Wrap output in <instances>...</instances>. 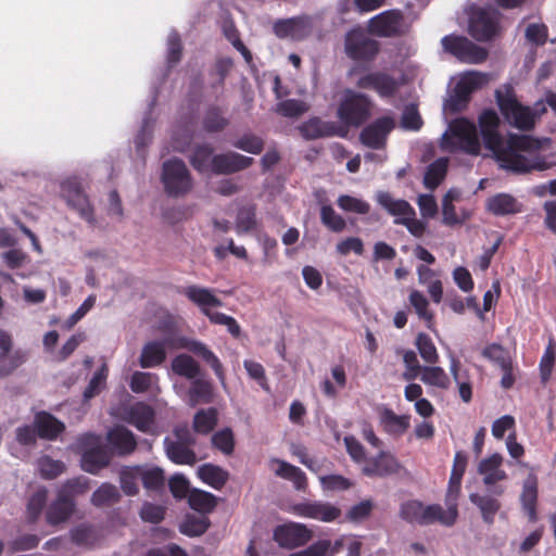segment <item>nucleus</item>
I'll list each match as a JSON object with an SVG mask.
<instances>
[{"mask_svg": "<svg viewBox=\"0 0 556 556\" xmlns=\"http://www.w3.org/2000/svg\"><path fill=\"white\" fill-rule=\"evenodd\" d=\"M478 123L484 147L493 153L501 168L515 174L548 168L545 157L540 154V140L517 134H510L504 140L498 131L500 117L493 109L483 110Z\"/></svg>", "mask_w": 556, "mask_h": 556, "instance_id": "f257e3e1", "label": "nucleus"}, {"mask_svg": "<svg viewBox=\"0 0 556 556\" xmlns=\"http://www.w3.org/2000/svg\"><path fill=\"white\" fill-rule=\"evenodd\" d=\"M344 53L354 61V65L349 75L352 76L358 73L359 65H369L372 63L380 52V43L378 40L370 37L361 27H354L344 35Z\"/></svg>", "mask_w": 556, "mask_h": 556, "instance_id": "f03ea898", "label": "nucleus"}, {"mask_svg": "<svg viewBox=\"0 0 556 556\" xmlns=\"http://www.w3.org/2000/svg\"><path fill=\"white\" fill-rule=\"evenodd\" d=\"M81 450L80 467L84 471L98 475L110 466L112 453L101 443V438L93 433H84L77 440Z\"/></svg>", "mask_w": 556, "mask_h": 556, "instance_id": "7ed1b4c3", "label": "nucleus"}, {"mask_svg": "<svg viewBox=\"0 0 556 556\" xmlns=\"http://www.w3.org/2000/svg\"><path fill=\"white\" fill-rule=\"evenodd\" d=\"M495 99L501 113L510 125L523 131L533 129L536 115L516 99L511 87H508L505 93L497 89Z\"/></svg>", "mask_w": 556, "mask_h": 556, "instance_id": "20e7f679", "label": "nucleus"}, {"mask_svg": "<svg viewBox=\"0 0 556 556\" xmlns=\"http://www.w3.org/2000/svg\"><path fill=\"white\" fill-rule=\"evenodd\" d=\"M371 106L367 94L349 91L338 106L337 116L343 125L358 128L369 119Z\"/></svg>", "mask_w": 556, "mask_h": 556, "instance_id": "39448f33", "label": "nucleus"}, {"mask_svg": "<svg viewBox=\"0 0 556 556\" xmlns=\"http://www.w3.org/2000/svg\"><path fill=\"white\" fill-rule=\"evenodd\" d=\"M161 181L164 191L173 198L184 197L193 187V180L184 161L174 157L163 163Z\"/></svg>", "mask_w": 556, "mask_h": 556, "instance_id": "423d86ee", "label": "nucleus"}, {"mask_svg": "<svg viewBox=\"0 0 556 556\" xmlns=\"http://www.w3.org/2000/svg\"><path fill=\"white\" fill-rule=\"evenodd\" d=\"M399 516L408 523L429 526L439 522L446 527L443 507L440 504L424 505L418 500H408L401 504Z\"/></svg>", "mask_w": 556, "mask_h": 556, "instance_id": "0eeeda50", "label": "nucleus"}, {"mask_svg": "<svg viewBox=\"0 0 556 556\" xmlns=\"http://www.w3.org/2000/svg\"><path fill=\"white\" fill-rule=\"evenodd\" d=\"M488 83L486 74L470 72L463 76L455 85L453 93L446 101L445 108L451 113H459L467 108L472 92Z\"/></svg>", "mask_w": 556, "mask_h": 556, "instance_id": "6e6552de", "label": "nucleus"}, {"mask_svg": "<svg viewBox=\"0 0 556 556\" xmlns=\"http://www.w3.org/2000/svg\"><path fill=\"white\" fill-rule=\"evenodd\" d=\"M443 49L463 63L480 64L488 58V51L464 36L447 35L442 38Z\"/></svg>", "mask_w": 556, "mask_h": 556, "instance_id": "1a4fd4ad", "label": "nucleus"}, {"mask_svg": "<svg viewBox=\"0 0 556 556\" xmlns=\"http://www.w3.org/2000/svg\"><path fill=\"white\" fill-rule=\"evenodd\" d=\"M395 119L390 116H380L367 124L359 132V142L369 149L381 150L387 146L389 135L395 128Z\"/></svg>", "mask_w": 556, "mask_h": 556, "instance_id": "9d476101", "label": "nucleus"}, {"mask_svg": "<svg viewBox=\"0 0 556 556\" xmlns=\"http://www.w3.org/2000/svg\"><path fill=\"white\" fill-rule=\"evenodd\" d=\"M405 17L400 10H388L371 17L368 23L370 34L382 38L404 35Z\"/></svg>", "mask_w": 556, "mask_h": 556, "instance_id": "9b49d317", "label": "nucleus"}, {"mask_svg": "<svg viewBox=\"0 0 556 556\" xmlns=\"http://www.w3.org/2000/svg\"><path fill=\"white\" fill-rule=\"evenodd\" d=\"M450 131L457 143L452 142L453 149H459L468 154L480 152V142L476 125L465 117L456 118L450 124Z\"/></svg>", "mask_w": 556, "mask_h": 556, "instance_id": "f8f14e48", "label": "nucleus"}, {"mask_svg": "<svg viewBox=\"0 0 556 556\" xmlns=\"http://www.w3.org/2000/svg\"><path fill=\"white\" fill-rule=\"evenodd\" d=\"M62 197L68 206L75 210L79 216L90 225L96 224L93 208L85 194L80 184L76 179H67L61 185Z\"/></svg>", "mask_w": 556, "mask_h": 556, "instance_id": "ddd939ff", "label": "nucleus"}, {"mask_svg": "<svg viewBox=\"0 0 556 556\" xmlns=\"http://www.w3.org/2000/svg\"><path fill=\"white\" fill-rule=\"evenodd\" d=\"M355 86L363 90H372L380 98H393L400 88V83L386 72L375 71L359 76Z\"/></svg>", "mask_w": 556, "mask_h": 556, "instance_id": "4468645a", "label": "nucleus"}, {"mask_svg": "<svg viewBox=\"0 0 556 556\" xmlns=\"http://www.w3.org/2000/svg\"><path fill=\"white\" fill-rule=\"evenodd\" d=\"M469 34L478 41H489L498 31V15L493 10L479 9L469 20Z\"/></svg>", "mask_w": 556, "mask_h": 556, "instance_id": "2eb2a0df", "label": "nucleus"}, {"mask_svg": "<svg viewBox=\"0 0 556 556\" xmlns=\"http://www.w3.org/2000/svg\"><path fill=\"white\" fill-rule=\"evenodd\" d=\"M313 534L312 531L303 523L288 522L277 526L274 530V541L283 548H296L305 545Z\"/></svg>", "mask_w": 556, "mask_h": 556, "instance_id": "dca6fc26", "label": "nucleus"}, {"mask_svg": "<svg viewBox=\"0 0 556 556\" xmlns=\"http://www.w3.org/2000/svg\"><path fill=\"white\" fill-rule=\"evenodd\" d=\"M505 493L504 485H494L492 489L488 488V493H471L469 501L479 508L482 520L491 526L494 523L496 514L502 508V503L498 500Z\"/></svg>", "mask_w": 556, "mask_h": 556, "instance_id": "f3484780", "label": "nucleus"}, {"mask_svg": "<svg viewBox=\"0 0 556 556\" xmlns=\"http://www.w3.org/2000/svg\"><path fill=\"white\" fill-rule=\"evenodd\" d=\"M402 466L390 452L381 451L376 456L366 459L362 472L370 478H384L396 475Z\"/></svg>", "mask_w": 556, "mask_h": 556, "instance_id": "a211bd4d", "label": "nucleus"}, {"mask_svg": "<svg viewBox=\"0 0 556 556\" xmlns=\"http://www.w3.org/2000/svg\"><path fill=\"white\" fill-rule=\"evenodd\" d=\"M181 293L194 305H197L201 313L212 321L215 314L219 312H213L212 307H220L223 302L219 298H217L214 292L205 287H200L197 285L188 286L184 288Z\"/></svg>", "mask_w": 556, "mask_h": 556, "instance_id": "6ab92c4d", "label": "nucleus"}, {"mask_svg": "<svg viewBox=\"0 0 556 556\" xmlns=\"http://www.w3.org/2000/svg\"><path fill=\"white\" fill-rule=\"evenodd\" d=\"M292 513L296 516L316 519L323 522H331L341 516V509L324 502H302L292 506Z\"/></svg>", "mask_w": 556, "mask_h": 556, "instance_id": "aec40b11", "label": "nucleus"}, {"mask_svg": "<svg viewBox=\"0 0 556 556\" xmlns=\"http://www.w3.org/2000/svg\"><path fill=\"white\" fill-rule=\"evenodd\" d=\"M254 159L238 152L216 154L212 157L211 169L216 175H231L249 168Z\"/></svg>", "mask_w": 556, "mask_h": 556, "instance_id": "412c9836", "label": "nucleus"}, {"mask_svg": "<svg viewBox=\"0 0 556 556\" xmlns=\"http://www.w3.org/2000/svg\"><path fill=\"white\" fill-rule=\"evenodd\" d=\"M503 460L500 453H494L479 463L477 470L482 476V482L486 488L492 489L498 485L497 482L507 479L506 471L502 469Z\"/></svg>", "mask_w": 556, "mask_h": 556, "instance_id": "4be33fe9", "label": "nucleus"}, {"mask_svg": "<svg viewBox=\"0 0 556 556\" xmlns=\"http://www.w3.org/2000/svg\"><path fill=\"white\" fill-rule=\"evenodd\" d=\"M179 348L187 349L193 354L200 356L211 366L219 382L225 386L226 376L224 366L219 358L204 343L197 340L181 339Z\"/></svg>", "mask_w": 556, "mask_h": 556, "instance_id": "5701e85b", "label": "nucleus"}, {"mask_svg": "<svg viewBox=\"0 0 556 556\" xmlns=\"http://www.w3.org/2000/svg\"><path fill=\"white\" fill-rule=\"evenodd\" d=\"M106 441L118 456H127L137 448L135 434L124 426H116L106 434Z\"/></svg>", "mask_w": 556, "mask_h": 556, "instance_id": "b1692460", "label": "nucleus"}, {"mask_svg": "<svg viewBox=\"0 0 556 556\" xmlns=\"http://www.w3.org/2000/svg\"><path fill=\"white\" fill-rule=\"evenodd\" d=\"M298 129L305 140H316L340 135L338 131L339 127L334 123L324 122L319 117L309 118L302 123Z\"/></svg>", "mask_w": 556, "mask_h": 556, "instance_id": "393cba45", "label": "nucleus"}, {"mask_svg": "<svg viewBox=\"0 0 556 556\" xmlns=\"http://www.w3.org/2000/svg\"><path fill=\"white\" fill-rule=\"evenodd\" d=\"M127 421L141 432H150L155 420L154 409L143 403L137 402L127 409Z\"/></svg>", "mask_w": 556, "mask_h": 556, "instance_id": "a878e982", "label": "nucleus"}, {"mask_svg": "<svg viewBox=\"0 0 556 556\" xmlns=\"http://www.w3.org/2000/svg\"><path fill=\"white\" fill-rule=\"evenodd\" d=\"M34 426L38 437L45 440H55L64 430L65 426L48 412H39L35 415Z\"/></svg>", "mask_w": 556, "mask_h": 556, "instance_id": "bb28decb", "label": "nucleus"}, {"mask_svg": "<svg viewBox=\"0 0 556 556\" xmlns=\"http://www.w3.org/2000/svg\"><path fill=\"white\" fill-rule=\"evenodd\" d=\"M520 503L530 522L538 521V479L529 475L523 482Z\"/></svg>", "mask_w": 556, "mask_h": 556, "instance_id": "cd10ccee", "label": "nucleus"}, {"mask_svg": "<svg viewBox=\"0 0 556 556\" xmlns=\"http://www.w3.org/2000/svg\"><path fill=\"white\" fill-rule=\"evenodd\" d=\"M271 463L277 464L278 466L275 469V475L277 477L291 481L298 491H306L308 485L307 478L301 468L278 458L271 459Z\"/></svg>", "mask_w": 556, "mask_h": 556, "instance_id": "c85d7f7f", "label": "nucleus"}, {"mask_svg": "<svg viewBox=\"0 0 556 556\" xmlns=\"http://www.w3.org/2000/svg\"><path fill=\"white\" fill-rule=\"evenodd\" d=\"M187 395L191 406L213 403L215 397L213 383L197 377L191 380Z\"/></svg>", "mask_w": 556, "mask_h": 556, "instance_id": "c756f323", "label": "nucleus"}, {"mask_svg": "<svg viewBox=\"0 0 556 556\" xmlns=\"http://www.w3.org/2000/svg\"><path fill=\"white\" fill-rule=\"evenodd\" d=\"M462 489V480L454 479L450 476L448 486L445 495L446 509L443 508L446 527H452L458 518V497Z\"/></svg>", "mask_w": 556, "mask_h": 556, "instance_id": "7c9ffc66", "label": "nucleus"}, {"mask_svg": "<svg viewBox=\"0 0 556 556\" xmlns=\"http://www.w3.org/2000/svg\"><path fill=\"white\" fill-rule=\"evenodd\" d=\"M75 509V502L58 492L56 500L49 506L46 517L49 525H59L67 520Z\"/></svg>", "mask_w": 556, "mask_h": 556, "instance_id": "2f4dec72", "label": "nucleus"}, {"mask_svg": "<svg viewBox=\"0 0 556 556\" xmlns=\"http://www.w3.org/2000/svg\"><path fill=\"white\" fill-rule=\"evenodd\" d=\"M166 359L165 342H147L140 354L139 365L142 368H153L160 366Z\"/></svg>", "mask_w": 556, "mask_h": 556, "instance_id": "473e14b6", "label": "nucleus"}, {"mask_svg": "<svg viewBox=\"0 0 556 556\" xmlns=\"http://www.w3.org/2000/svg\"><path fill=\"white\" fill-rule=\"evenodd\" d=\"M378 203L392 216L397 218L415 216L413 206L405 200L394 199L389 192L381 191L377 194Z\"/></svg>", "mask_w": 556, "mask_h": 556, "instance_id": "72a5a7b5", "label": "nucleus"}, {"mask_svg": "<svg viewBox=\"0 0 556 556\" xmlns=\"http://www.w3.org/2000/svg\"><path fill=\"white\" fill-rule=\"evenodd\" d=\"M164 446L167 457L177 465H194L197 462L195 452L191 446L181 443H173V440L165 438Z\"/></svg>", "mask_w": 556, "mask_h": 556, "instance_id": "f704fd0d", "label": "nucleus"}, {"mask_svg": "<svg viewBox=\"0 0 556 556\" xmlns=\"http://www.w3.org/2000/svg\"><path fill=\"white\" fill-rule=\"evenodd\" d=\"M380 422L386 432L401 435L409 427V416L396 415L392 409L383 407L380 410Z\"/></svg>", "mask_w": 556, "mask_h": 556, "instance_id": "c9c22d12", "label": "nucleus"}, {"mask_svg": "<svg viewBox=\"0 0 556 556\" xmlns=\"http://www.w3.org/2000/svg\"><path fill=\"white\" fill-rule=\"evenodd\" d=\"M140 481L149 492L159 493L165 486L164 470L157 466L140 465Z\"/></svg>", "mask_w": 556, "mask_h": 556, "instance_id": "e433bc0d", "label": "nucleus"}, {"mask_svg": "<svg viewBox=\"0 0 556 556\" xmlns=\"http://www.w3.org/2000/svg\"><path fill=\"white\" fill-rule=\"evenodd\" d=\"M229 119L225 116L224 110L217 105H210L202 118V127L207 134H216L225 130Z\"/></svg>", "mask_w": 556, "mask_h": 556, "instance_id": "4c0bfd02", "label": "nucleus"}, {"mask_svg": "<svg viewBox=\"0 0 556 556\" xmlns=\"http://www.w3.org/2000/svg\"><path fill=\"white\" fill-rule=\"evenodd\" d=\"M489 212L496 216H504L519 212L517 200L508 193H497L486 202Z\"/></svg>", "mask_w": 556, "mask_h": 556, "instance_id": "58836bf2", "label": "nucleus"}, {"mask_svg": "<svg viewBox=\"0 0 556 556\" xmlns=\"http://www.w3.org/2000/svg\"><path fill=\"white\" fill-rule=\"evenodd\" d=\"M198 477L215 490H220L227 483L229 475L219 466L204 464L198 468Z\"/></svg>", "mask_w": 556, "mask_h": 556, "instance_id": "ea45409f", "label": "nucleus"}, {"mask_svg": "<svg viewBox=\"0 0 556 556\" xmlns=\"http://www.w3.org/2000/svg\"><path fill=\"white\" fill-rule=\"evenodd\" d=\"M450 369H451V372L453 375L455 382L458 386V392H459L460 399L465 403H469L472 399V387H471V382L469 380L468 370L462 369L460 362L455 357H452Z\"/></svg>", "mask_w": 556, "mask_h": 556, "instance_id": "a19ab883", "label": "nucleus"}, {"mask_svg": "<svg viewBox=\"0 0 556 556\" xmlns=\"http://www.w3.org/2000/svg\"><path fill=\"white\" fill-rule=\"evenodd\" d=\"M172 370L186 379L193 380L201 374L200 365L188 354H178L172 361Z\"/></svg>", "mask_w": 556, "mask_h": 556, "instance_id": "79ce46f5", "label": "nucleus"}, {"mask_svg": "<svg viewBox=\"0 0 556 556\" xmlns=\"http://www.w3.org/2000/svg\"><path fill=\"white\" fill-rule=\"evenodd\" d=\"M121 498L117 486L104 482L92 493L90 502L96 507H108L118 503Z\"/></svg>", "mask_w": 556, "mask_h": 556, "instance_id": "37998d69", "label": "nucleus"}, {"mask_svg": "<svg viewBox=\"0 0 556 556\" xmlns=\"http://www.w3.org/2000/svg\"><path fill=\"white\" fill-rule=\"evenodd\" d=\"M188 504L193 510L207 514L215 509L217 498L210 492L192 489L188 494Z\"/></svg>", "mask_w": 556, "mask_h": 556, "instance_id": "c03bdc74", "label": "nucleus"}, {"mask_svg": "<svg viewBox=\"0 0 556 556\" xmlns=\"http://www.w3.org/2000/svg\"><path fill=\"white\" fill-rule=\"evenodd\" d=\"M218 421V412L215 407L200 409L193 417L192 428L197 433L208 434L216 427Z\"/></svg>", "mask_w": 556, "mask_h": 556, "instance_id": "a18cd8bd", "label": "nucleus"}, {"mask_svg": "<svg viewBox=\"0 0 556 556\" xmlns=\"http://www.w3.org/2000/svg\"><path fill=\"white\" fill-rule=\"evenodd\" d=\"M448 161L445 157H439L428 167L424 176V185L427 189L434 190L445 178Z\"/></svg>", "mask_w": 556, "mask_h": 556, "instance_id": "49530a36", "label": "nucleus"}, {"mask_svg": "<svg viewBox=\"0 0 556 556\" xmlns=\"http://www.w3.org/2000/svg\"><path fill=\"white\" fill-rule=\"evenodd\" d=\"M141 466H123L119 471V483L123 492L128 496L139 493L138 480H140Z\"/></svg>", "mask_w": 556, "mask_h": 556, "instance_id": "de8ad7c7", "label": "nucleus"}, {"mask_svg": "<svg viewBox=\"0 0 556 556\" xmlns=\"http://www.w3.org/2000/svg\"><path fill=\"white\" fill-rule=\"evenodd\" d=\"M71 540L78 546L91 547L99 541V533L96 527L89 523H80L70 532Z\"/></svg>", "mask_w": 556, "mask_h": 556, "instance_id": "09e8293b", "label": "nucleus"}, {"mask_svg": "<svg viewBox=\"0 0 556 556\" xmlns=\"http://www.w3.org/2000/svg\"><path fill=\"white\" fill-rule=\"evenodd\" d=\"M555 361L556 341L553 337H551L539 364L540 378L542 383L546 384L551 380Z\"/></svg>", "mask_w": 556, "mask_h": 556, "instance_id": "8fccbe9b", "label": "nucleus"}, {"mask_svg": "<svg viewBox=\"0 0 556 556\" xmlns=\"http://www.w3.org/2000/svg\"><path fill=\"white\" fill-rule=\"evenodd\" d=\"M213 156V148L207 143H202L193 149L189 161L195 170L204 173L211 167Z\"/></svg>", "mask_w": 556, "mask_h": 556, "instance_id": "3c124183", "label": "nucleus"}, {"mask_svg": "<svg viewBox=\"0 0 556 556\" xmlns=\"http://www.w3.org/2000/svg\"><path fill=\"white\" fill-rule=\"evenodd\" d=\"M409 303L414 307L418 317L426 321L429 329H432L433 313L428 309L429 302L427 298L418 290H413L409 294Z\"/></svg>", "mask_w": 556, "mask_h": 556, "instance_id": "603ef678", "label": "nucleus"}, {"mask_svg": "<svg viewBox=\"0 0 556 556\" xmlns=\"http://www.w3.org/2000/svg\"><path fill=\"white\" fill-rule=\"evenodd\" d=\"M232 146L250 154L258 155L265 148V141L253 132H245L235 140Z\"/></svg>", "mask_w": 556, "mask_h": 556, "instance_id": "864d4df0", "label": "nucleus"}, {"mask_svg": "<svg viewBox=\"0 0 556 556\" xmlns=\"http://www.w3.org/2000/svg\"><path fill=\"white\" fill-rule=\"evenodd\" d=\"M89 489L90 479L85 476H79L65 481L59 492L68 500L74 501L75 496L85 494Z\"/></svg>", "mask_w": 556, "mask_h": 556, "instance_id": "5fc2aeb1", "label": "nucleus"}, {"mask_svg": "<svg viewBox=\"0 0 556 556\" xmlns=\"http://www.w3.org/2000/svg\"><path fill=\"white\" fill-rule=\"evenodd\" d=\"M256 227L255 207L252 205L242 206L238 210L236 217V232L238 235L252 231Z\"/></svg>", "mask_w": 556, "mask_h": 556, "instance_id": "6e6d98bb", "label": "nucleus"}, {"mask_svg": "<svg viewBox=\"0 0 556 556\" xmlns=\"http://www.w3.org/2000/svg\"><path fill=\"white\" fill-rule=\"evenodd\" d=\"M421 381L426 384L447 389L450 379L443 368L438 366H425L422 368Z\"/></svg>", "mask_w": 556, "mask_h": 556, "instance_id": "4d7b16f0", "label": "nucleus"}, {"mask_svg": "<svg viewBox=\"0 0 556 556\" xmlns=\"http://www.w3.org/2000/svg\"><path fill=\"white\" fill-rule=\"evenodd\" d=\"M416 348L421 358L429 364H435L439 361V354L432 339L426 333H419L416 338Z\"/></svg>", "mask_w": 556, "mask_h": 556, "instance_id": "13d9d810", "label": "nucleus"}, {"mask_svg": "<svg viewBox=\"0 0 556 556\" xmlns=\"http://www.w3.org/2000/svg\"><path fill=\"white\" fill-rule=\"evenodd\" d=\"M321 223L333 232H341L345 229L344 218L337 214L331 205H323L320 208Z\"/></svg>", "mask_w": 556, "mask_h": 556, "instance_id": "bf43d9fd", "label": "nucleus"}, {"mask_svg": "<svg viewBox=\"0 0 556 556\" xmlns=\"http://www.w3.org/2000/svg\"><path fill=\"white\" fill-rule=\"evenodd\" d=\"M182 56L181 37L176 30H172L167 37V55L166 61L169 67L180 62Z\"/></svg>", "mask_w": 556, "mask_h": 556, "instance_id": "052dcab7", "label": "nucleus"}, {"mask_svg": "<svg viewBox=\"0 0 556 556\" xmlns=\"http://www.w3.org/2000/svg\"><path fill=\"white\" fill-rule=\"evenodd\" d=\"M212 444L225 455L232 454L235 450V439L231 429L225 428L215 432L212 435Z\"/></svg>", "mask_w": 556, "mask_h": 556, "instance_id": "680f3d73", "label": "nucleus"}, {"mask_svg": "<svg viewBox=\"0 0 556 556\" xmlns=\"http://www.w3.org/2000/svg\"><path fill=\"white\" fill-rule=\"evenodd\" d=\"M38 468L41 477L45 479H54L65 470L62 460H55L49 456H43L38 460Z\"/></svg>", "mask_w": 556, "mask_h": 556, "instance_id": "e2e57ef3", "label": "nucleus"}, {"mask_svg": "<svg viewBox=\"0 0 556 556\" xmlns=\"http://www.w3.org/2000/svg\"><path fill=\"white\" fill-rule=\"evenodd\" d=\"M422 124L424 122L417 106L414 104L405 106L401 117V127L405 130L417 131L421 128Z\"/></svg>", "mask_w": 556, "mask_h": 556, "instance_id": "0e129e2a", "label": "nucleus"}, {"mask_svg": "<svg viewBox=\"0 0 556 556\" xmlns=\"http://www.w3.org/2000/svg\"><path fill=\"white\" fill-rule=\"evenodd\" d=\"M156 380L157 376L155 374L135 371L131 376L129 387L135 393H143L147 392Z\"/></svg>", "mask_w": 556, "mask_h": 556, "instance_id": "69168bd1", "label": "nucleus"}, {"mask_svg": "<svg viewBox=\"0 0 556 556\" xmlns=\"http://www.w3.org/2000/svg\"><path fill=\"white\" fill-rule=\"evenodd\" d=\"M340 208L346 212H354L357 214H368L370 211V205L366 201L361 199L343 194L338 198L337 201Z\"/></svg>", "mask_w": 556, "mask_h": 556, "instance_id": "338daca9", "label": "nucleus"}, {"mask_svg": "<svg viewBox=\"0 0 556 556\" xmlns=\"http://www.w3.org/2000/svg\"><path fill=\"white\" fill-rule=\"evenodd\" d=\"M307 110L305 103L301 100L288 99L277 103L276 112L286 117H298Z\"/></svg>", "mask_w": 556, "mask_h": 556, "instance_id": "774afa93", "label": "nucleus"}]
</instances>
